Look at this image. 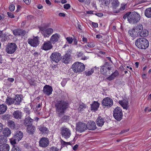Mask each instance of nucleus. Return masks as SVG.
Masks as SVG:
<instances>
[{
	"label": "nucleus",
	"mask_w": 151,
	"mask_h": 151,
	"mask_svg": "<svg viewBox=\"0 0 151 151\" xmlns=\"http://www.w3.org/2000/svg\"><path fill=\"white\" fill-rule=\"evenodd\" d=\"M55 105L57 114L58 116L61 117L68 108L69 104L67 101L61 100L56 101Z\"/></svg>",
	"instance_id": "1"
},
{
	"label": "nucleus",
	"mask_w": 151,
	"mask_h": 151,
	"mask_svg": "<svg viewBox=\"0 0 151 151\" xmlns=\"http://www.w3.org/2000/svg\"><path fill=\"white\" fill-rule=\"evenodd\" d=\"M140 14L135 12H128L124 14L123 17L124 19H127L128 22L131 24L138 22L140 20Z\"/></svg>",
	"instance_id": "2"
},
{
	"label": "nucleus",
	"mask_w": 151,
	"mask_h": 151,
	"mask_svg": "<svg viewBox=\"0 0 151 151\" xmlns=\"http://www.w3.org/2000/svg\"><path fill=\"white\" fill-rule=\"evenodd\" d=\"M136 46L141 49H146L149 46V42L145 38H141L137 39L135 42Z\"/></svg>",
	"instance_id": "3"
},
{
	"label": "nucleus",
	"mask_w": 151,
	"mask_h": 151,
	"mask_svg": "<svg viewBox=\"0 0 151 151\" xmlns=\"http://www.w3.org/2000/svg\"><path fill=\"white\" fill-rule=\"evenodd\" d=\"M72 69L75 73H80L84 70L85 66L83 63L79 62H76L73 65Z\"/></svg>",
	"instance_id": "4"
},
{
	"label": "nucleus",
	"mask_w": 151,
	"mask_h": 151,
	"mask_svg": "<svg viewBox=\"0 0 151 151\" xmlns=\"http://www.w3.org/2000/svg\"><path fill=\"white\" fill-rule=\"evenodd\" d=\"M113 116L118 121H120L122 119L123 114L121 108L119 107L116 108L113 111Z\"/></svg>",
	"instance_id": "5"
},
{
	"label": "nucleus",
	"mask_w": 151,
	"mask_h": 151,
	"mask_svg": "<svg viewBox=\"0 0 151 151\" xmlns=\"http://www.w3.org/2000/svg\"><path fill=\"white\" fill-rule=\"evenodd\" d=\"M87 129V125L85 123L80 122L76 124V130L80 133L85 131Z\"/></svg>",
	"instance_id": "6"
},
{
	"label": "nucleus",
	"mask_w": 151,
	"mask_h": 151,
	"mask_svg": "<svg viewBox=\"0 0 151 151\" xmlns=\"http://www.w3.org/2000/svg\"><path fill=\"white\" fill-rule=\"evenodd\" d=\"M17 46L14 43H10L6 45V52L10 54L13 53L16 50Z\"/></svg>",
	"instance_id": "7"
},
{
	"label": "nucleus",
	"mask_w": 151,
	"mask_h": 151,
	"mask_svg": "<svg viewBox=\"0 0 151 151\" xmlns=\"http://www.w3.org/2000/svg\"><path fill=\"white\" fill-rule=\"evenodd\" d=\"M27 42L30 46L34 47H36L39 44V38L38 37L34 36L32 38H29L27 40Z\"/></svg>",
	"instance_id": "8"
},
{
	"label": "nucleus",
	"mask_w": 151,
	"mask_h": 151,
	"mask_svg": "<svg viewBox=\"0 0 151 151\" xmlns=\"http://www.w3.org/2000/svg\"><path fill=\"white\" fill-rule=\"evenodd\" d=\"M103 106L107 107H111L113 104V100L108 97L104 98L102 102Z\"/></svg>",
	"instance_id": "9"
},
{
	"label": "nucleus",
	"mask_w": 151,
	"mask_h": 151,
	"mask_svg": "<svg viewBox=\"0 0 151 151\" xmlns=\"http://www.w3.org/2000/svg\"><path fill=\"white\" fill-rule=\"evenodd\" d=\"M61 55L57 52H55L52 53L50 56L51 60L56 63L58 62L61 59Z\"/></svg>",
	"instance_id": "10"
},
{
	"label": "nucleus",
	"mask_w": 151,
	"mask_h": 151,
	"mask_svg": "<svg viewBox=\"0 0 151 151\" xmlns=\"http://www.w3.org/2000/svg\"><path fill=\"white\" fill-rule=\"evenodd\" d=\"M41 32L45 37H48L53 33V29L51 28H49L45 29L42 28L40 29Z\"/></svg>",
	"instance_id": "11"
},
{
	"label": "nucleus",
	"mask_w": 151,
	"mask_h": 151,
	"mask_svg": "<svg viewBox=\"0 0 151 151\" xmlns=\"http://www.w3.org/2000/svg\"><path fill=\"white\" fill-rule=\"evenodd\" d=\"M61 130V134L62 136L65 139L69 138L71 134L70 131L67 128H62Z\"/></svg>",
	"instance_id": "12"
},
{
	"label": "nucleus",
	"mask_w": 151,
	"mask_h": 151,
	"mask_svg": "<svg viewBox=\"0 0 151 151\" xmlns=\"http://www.w3.org/2000/svg\"><path fill=\"white\" fill-rule=\"evenodd\" d=\"M49 141L47 138L43 137L39 141V145L42 147H46L49 145Z\"/></svg>",
	"instance_id": "13"
},
{
	"label": "nucleus",
	"mask_w": 151,
	"mask_h": 151,
	"mask_svg": "<svg viewBox=\"0 0 151 151\" xmlns=\"http://www.w3.org/2000/svg\"><path fill=\"white\" fill-rule=\"evenodd\" d=\"M52 47V43L50 41H45L42 45V49L45 50H48L51 49Z\"/></svg>",
	"instance_id": "14"
},
{
	"label": "nucleus",
	"mask_w": 151,
	"mask_h": 151,
	"mask_svg": "<svg viewBox=\"0 0 151 151\" xmlns=\"http://www.w3.org/2000/svg\"><path fill=\"white\" fill-rule=\"evenodd\" d=\"M52 91V88L51 86L47 85H45L43 90V92L48 96L51 94Z\"/></svg>",
	"instance_id": "15"
},
{
	"label": "nucleus",
	"mask_w": 151,
	"mask_h": 151,
	"mask_svg": "<svg viewBox=\"0 0 151 151\" xmlns=\"http://www.w3.org/2000/svg\"><path fill=\"white\" fill-rule=\"evenodd\" d=\"M13 32L14 35L16 36H24L26 33L25 31L19 29L14 30Z\"/></svg>",
	"instance_id": "16"
},
{
	"label": "nucleus",
	"mask_w": 151,
	"mask_h": 151,
	"mask_svg": "<svg viewBox=\"0 0 151 151\" xmlns=\"http://www.w3.org/2000/svg\"><path fill=\"white\" fill-rule=\"evenodd\" d=\"M22 98L19 95H16L14 98V104L16 105H19L21 103Z\"/></svg>",
	"instance_id": "17"
},
{
	"label": "nucleus",
	"mask_w": 151,
	"mask_h": 151,
	"mask_svg": "<svg viewBox=\"0 0 151 151\" xmlns=\"http://www.w3.org/2000/svg\"><path fill=\"white\" fill-rule=\"evenodd\" d=\"M13 117L16 119H21L22 117V113L20 110L15 111L13 113Z\"/></svg>",
	"instance_id": "18"
},
{
	"label": "nucleus",
	"mask_w": 151,
	"mask_h": 151,
	"mask_svg": "<svg viewBox=\"0 0 151 151\" xmlns=\"http://www.w3.org/2000/svg\"><path fill=\"white\" fill-rule=\"evenodd\" d=\"M96 128L95 123L93 121L89 122L87 125V129L89 130H94Z\"/></svg>",
	"instance_id": "19"
},
{
	"label": "nucleus",
	"mask_w": 151,
	"mask_h": 151,
	"mask_svg": "<svg viewBox=\"0 0 151 151\" xmlns=\"http://www.w3.org/2000/svg\"><path fill=\"white\" fill-rule=\"evenodd\" d=\"M13 137L16 139L17 141H19L23 137V134L21 131H17L14 134Z\"/></svg>",
	"instance_id": "20"
},
{
	"label": "nucleus",
	"mask_w": 151,
	"mask_h": 151,
	"mask_svg": "<svg viewBox=\"0 0 151 151\" xmlns=\"http://www.w3.org/2000/svg\"><path fill=\"white\" fill-rule=\"evenodd\" d=\"M33 120L28 116H27L24 120V124L25 126H28L32 125Z\"/></svg>",
	"instance_id": "21"
},
{
	"label": "nucleus",
	"mask_w": 151,
	"mask_h": 151,
	"mask_svg": "<svg viewBox=\"0 0 151 151\" xmlns=\"http://www.w3.org/2000/svg\"><path fill=\"white\" fill-rule=\"evenodd\" d=\"M119 103L121 105L124 109L127 110L129 107L128 101L126 99L123 100L119 101Z\"/></svg>",
	"instance_id": "22"
},
{
	"label": "nucleus",
	"mask_w": 151,
	"mask_h": 151,
	"mask_svg": "<svg viewBox=\"0 0 151 151\" xmlns=\"http://www.w3.org/2000/svg\"><path fill=\"white\" fill-rule=\"evenodd\" d=\"M71 56L68 54H66L62 59V61L65 63H68L71 60Z\"/></svg>",
	"instance_id": "23"
},
{
	"label": "nucleus",
	"mask_w": 151,
	"mask_h": 151,
	"mask_svg": "<svg viewBox=\"0 0 151 151\" xmlns=\"http://www.w3.org/2000/svg\"><path fill=\"white\" fill-rule=\"evenodd\" d=\"M60 35L57 33L55 34L52 35L50 39V41L51 43L54 44L55 42H57L59 39Z\"/></svg>",
	"instance_id": "24"
},
{
	"label": "nucleus",
	"mask_w": 151,
	"mask_h": 151,
	"mask_svg": "<svg viewBox=\"0 0 151 151\" xmlns=\"http://www.w3.org/2000/svg\"><path fill=\"white\" fill-rule=\"evenodd\" d=\"M119 75V73L117 70H116L110 76L108 77L106 79L109 81L114 80L116 77Z\"/></svg>",
	"instance_id": "25"
},
{
	"label": "nucleus",
	"mask_w": 151,
	"mask_h": 151,
	"mask_svg": "<svg viewBox=\"0 0 151 151\" xmlns=\"http://www.w3.org/2000/svg\"><path fill=\"white\" fill-rule=\"evenodd\" d=\"M17 124L12 120H9L8 122V126L13 129H15L17 128Z\"/></svg>",
	"instance_id": "26"
},
{
	"label": "nucleus",
	"mask_w": 151,
	"mask_h": 151,
	"mask_svg": "<svg viewBox=\"0 0 151 151\" xmlns=\"http://www.w3.org/2000/svg\"><path fill=\"white\" fill-rule=\"evenodd\" d=\"M105 68L101 67V72L102 74L108 76L110 74V71L111 70L110 68L104 69Z\"/></svg>",
	"instance_id": "27"
},
{
	"label": "nucleus",
	"mask_w": 151,
	"mask_h": 151,
	"mask_svg": "<svg viewBox=\"0 0 151 151\" xmlns=\"http://www.w3.org/2000/svg\"><path fill=\"white\" fill-rule=\"evenodd\" d=\"M38 129L41 132L43 133H47L48 132V129L43 124L38 126Z\"/></svg>",
	"instance_id": "28"
},
{
	"label": "nucleus",
	"mask_w": 151,
	"mask_h": 151,
	"mask_svg": "<svg viewBox=\"0 0 151 151\" xmlns=\"http://www.w3.org/2000/svg\"><path fill=\"white\" fill-rule=\"evenodd\" d=\"M9 146L7 144H2L0 145V151H9Z\"/></svg>",
	"instance_id": "29"
},
{
	"label": "nucleus",
	"mask_w": 151,
	"mask_h": 151,
	"mask_svg": "<svg viewBox=\"0 0 151 151\" xmlns=\"http://www.w3.org/2000/svg\"><path fill=\"white\" fill-rule=\"evenodd\" d=\"M104 122V119L101 116H99L96 119V123L97 125L99 127L102 126Z\"/></svg>",
	"instance_id": "30"
},
{
	"label": "nucleus",
	"mask_w": 151,
	"mask_h": 151,
	"mask_svg": "<svg viewBox=\"0 0 151 151\" xmlns=\"http://www.w3.org/2000/svg\"><path fill=\"white\" fill-rule=\"evenodd\" d=\"M129 35L133 37H136L138 35V33L135 29H133L129 31Z\"/></svg>",
	"instance_id": "31"
},
{
	"label": "nucleus",
	"mask_w": 151,
	"mask_h": 151,
	"mask_svg": "<svg viewBox=\"0 0 151 151\" xmlns=\"http://www.w3.org/2000/svg\"><path fill=\"white\" fill-rule=\"evenodd\" d=\"M115 0L111 1V4L114 12V10H116L115 9L119 6V3L118 0Z\"/></svg>",
	"instance_id": "32"
},
{
	"label": "nucleus",
	"mask_w": 151,
	"mask_h": 151,
	"mask_svg": "<svg viewBox=\"0 0 151 151\" xmlns=\"http://www.w3.org/2000/svg\"><path fill=\"white\" fill-rule=\"evenodd\" d=\"M127 5L125 4H122L121 5L120 8L118 10H114V13H117L121 12H122L127 7Z\"/></svg>",
	"instance_id": "33"
},
{
	"label": "nucleus",
	"mask_w": 151,
	"mask_h": 151,
	"mask_svg": "<svg viewBox=\"0 0 151 151\" xmlns=\"http://www.w3.org/2000/svg\"><path fill=\"white\" fill-rule=\"evenodd\" d=\"M3 133L4 136L9 137L11 134V131L9 128L6 127L4 129Z\"/></svg>",
	"instance_id": "34"
},
{
	"label": "nucleus",
	"mask_w": 151,
	"mask_h": 151,
	"mask_svg": "<svg viewBox=\"0 0 151 151\" xmlns=\"http://www.w3.org/2000/svg\"><path fill=\"white\" fill-rule=\"evenodd\" d=\"M7 107L5 104L0 105V114L4 113L7 109Z\"/></svg>",
	"instance_id": "35"
},
{
	"label": "nucleus",
	"mask_w": 151,
	"mask_h": 151,
	"mask_svg": "<svg viewBox=\"0 0 151 151\" xmlns=\"http://www.w3.org/2000/svg\"><path fill=\"white\" fill-rule=\"evenodd\" d=\"M35 131V127L32 125H29L28 126L27 128V132L30 134H33Z\"/></svg>",
	"instance_id": "36"
},
{
	"label": "nucleus",
	"mask_w": 151,
	"mask_h": 151,
	"mask_svg": "<svg viewBox=\"0 0 151 151\" xmlns=\"http://www.w3.org/2000/svg\"><path fill=\"white\" fill-rule=\"evenodd\" d=\"M99 103L97 101H94L93 103L91 105L92 110H97L99 108Z\"/></svg>",
	"instance_id": "37"
},
{
	"label": "nucleus",
	"mask_w": 151,
	"mask_h": 151,
	"mask_svg": "<svg viewBox=\"0 0 151 151\" xmlns=\"http://www.w3.org/2000/svg\"><path fill=\"white\" fill-rule=\"evenodd\" d=\"M14 98H11L8 96L6 101V103L8 105H10L12 104H14Z\"/></svg>",
	"instance_id": "38"
},
{
	"label": "nucleus",
	"mask_w": 151,
	"mask_h": 151,
	"mask_svg": "<svg viewBox=\"0 0 151 151\" xmlns=\"http://www.w3.org/2000/svg\"><path fill=\"white\" fill-rule=\"evenodd\" d=\"M145 15L147 18L151 17V8H148L145 11Z\"/></svg>",
	"instance_id": "39"
},
{
	"label": "nucleus",
	"mask_w": 151,
	"mask_h": 151,
	"mask_svg": "<svg viewBox=\"0 0 151 151\" xmlns=\"http://www.w3.org/2000/svg\"><path fill=\"white\" fill-rule=\"evenodd\" d=\"M139 34L140 36L145 37L148 36V32L147 30H143Z\"/></svg>",
	"instance_id": "40"
},
{
	"label": "nucleus",
	"mask_w": 151,
	"mask_h": 151,
	"mask_svg": "<svg viewBox=\"0 0 151 151\" xmlns=\"http://www.w3.org/2000/svg\"><path fill=\"white\" fill-rule=\"evenodd\" d=\"M143 27L142 25L141 24H139L136 26L135 30L139 34L143 30Z\"/></svg>",
	"instance_id": "41"
},
{
	"label": "nucleus",
	"mask_w": 151,
	"mask_h": 151,
	"mask_svg": "<svg viewBox=\"0 0 151 151\" xmlns=\"http://www.w3.org/2000/svg\"><path fill=\"white\" fill-rule=\"evenodd\" d=\"M86 108V105L85 104L82 103L80 106L78 108V110L79 111H81L84 110V109Z\"/></svg>",
	"instance_id": "42"
},
{
	"label": "nucleus",
	"mask_w": 151,
	"mask_h": 151,
	"mask_svg": "<svg viewBox=\"0 0 151 151\" xmlns=\"http://www.w3.org/2000/svg\"><path fill=\"white\" fill-rule=\"evenodd\" d=\"M94 72L93 69H91V70L88 71H86L85 72V74L86 76H89L91 75Z\"/></svg>",
	"instance_id": "43"
},
{
	"label": "nucleus",
	"mask_w": 151,
	"mask_h": 151,
	"mask_svg": "<svg viewBox=\"0 0 151 151\" xmlns=\"http://www.w3.org/2000/svg\"><path fill=\"white\" fill-rule=\"evenodd\" d=\"M101 67L104 68H105L104 69H106V68L108 69H111L110 65H109V63L108 62H105L104 65L103 66H102Z\"/></svg>",
	"instance_id": "44"
},
{
	"label": "nucleus",
	"mask_w": 151,
	"mask_h": 151,
	"mask_svg": "<svg viewBox=\"0 0 151 151\" xmlns=\"http://www.w3.org/2000/svg\"><path fill=\"white\" fill-rule=\"evenodd\" d=\"M6 35L4 34L3 35V34L2 31H0V37L2 38V41L3 40V39H4L3 40V42H4L5 41H6V39H7V38H6Z\"/></svg>",
	"instance_id": "45"
},
{
	"label": "nucleus",
	"mask_w": 151,
	"mask_h": 151,
	"mask_svg": "<svg viewBox=\"0 0 151 151\" xmlns=\"http://www.w3.org/2000/svg\"><path fill=\"white\" fill-rule=\"evenodd\" d=\"M87 46L90 48H93L95 46V44L94 42H88Z\"/></svg>",
	"instance_id": "46"
},
{
	"label": "nucleus",
	"mask_w": 151,
	"mask_h": 151,
	"mask_svg": "<svg viewBox=\"0 0 151 151\" xmlns=\"http://www.w3.org/2000/svg\"><path fill=\"white\" fill-rule=\"evenodd\" d=\"M12 151H21V150L17 146H14L12 148Z\"/></svg>",
	"instance_id": "47"
},
{
	"label": "nucleus",
	"mask_w": 151,
	"mask_h": 151,
	"mask_svg": "<svg viewBox=\"0 0 151 151\" xmlns=\"http://www.w3.org/2000/svg\"><path fill=\"white\" fill-rule=\"evenodd\" d=\"M15 138H14V137H13L10 140V142L11 144L12 145L15 144L16 143V141H17V140Z\"/></svg>",
	"instance_id": "48"
},
{
	"label": "nucleus",
	"mask_w": 151,
	"mask_h": 151,
	"mask_svg": "<svg viewBox=\"0 0 151 151\" xmlns=\"http://www.w3.org/2000/svg\"><path fill=\"white\" fill-rule=\"evenodd\" d=\"M66 39L68 43L69 44H71L73 40V38L70 37H67Z\"/></svg>",
	"instance_id": "49"
},
{
	"label": "nucleus",
	"mask_w": 151,
	"mask_h": 151,
	"mask_svg": "<svg viewBox=\"0 0 151 151\" xmlns=\"http://www.w3.org/2000/svg\"><path fill=\"white\" fill-rule=\"evenodd\" d=\"M24 112L28 114H29L30 113L29 108H28L27 107H26L24 110Z\"/></svg>",
	"instance_id": "50"
},
{
	"label": "nucleus",
	"mask_w": 151,
	"mask_h": 151,
	"mask_svg": "<svg viewBox=\"0 0 151 151\" xmlns=\"http://www.w3.org/2000/svg\"><path fill=\"white\" fill-rule=\"evenodd\" d=\"M110 1H111V0H105V1L103 0L102 2L103 3H104L106 6H107L111 2Z\"/></svg>",
	"instance_id": "51"
},
{
	"label": "nucleus",
	"mask_w": 151,
	"mask_h": 151,
	"mask_svg": "<svg viewBox=\"0 0 151 151\" xmlns=\"http://www.w3.org/2000/svg\"><path fill=\"white\" fill-rule=\"evenodd\" d=\"M15 9V6L13 4H11L10 5L9 7V9L10 11H13Z\"/></svg>",
	"instance_id": "52"
},
{
	"label": "nucleus",
	"mask_w": 151,
	"mask_h": 151,
	"mask_svg": "<svg viewBox=\"0 0 151 151\" xmlns=\"http://www.w3.org/2000/svg\"><path fill=\"white\" fill-rule=\"evenodd\" d=\"M7 14L9 17L11 18H14V16L12 13L11 12H7Z\"/></svg>",
	"instance_id": "53"
},
{
	"label": "nucleus",
	"mask_w": 151,
	"mask_h": 151,
	"mask_svg": "<svg viewBox=\"0 0 151 151\" xmlns=\"http://www.w3.org/2000/svg\"><path fill=\"white\" fill-rule=\"evenodd\" d=\"M70 7V5L69 4H67L64 5V8L66 9H68Z\"/></svg>",
	"instance_id": "54"
},
{
	"label": "nucleus",
	"mask_w": 151,
	"mask_h": 151,
	"mask_svg": "<svg viewBox=\"0 0 151 151\" xmlns=\"http://www.w3.org/2000/svg\"><path fill=\"white\" fill-rule=\"evenodd\" d=\"M9 117V116L8 114L3 115L1 116V118L3 119H7Z\"/></svg>",
	"instance_id": "55"
},
{
	"label": "nucleus",
	"mask_w": 151,
	"mask_h": 151,
	"mask_svg": "<svg viewBox=\"0 0 151 151\" xmlns=\"http://www.w3.org/2000/svg\"><path fill=\"white\" fill-rule=\"evenodd\" d=\"M67 83V81L65 79L63 80L61 82V84L63 87H64Z\"/></svg>",
	"instance_id": "56"
},
{
	"label": "nucleus",
	"mask_w": 151,
	"mask_h": 151,
	"mask_svg": "<svg viewBox=\"0 0 151 151\" xmlns=\"http://www.w3.org/2000/svg\"><path fill=\"white\" fill-rule=\"evenodd\" d=\"M25 3L27 5H29L31 2V0H23Z\"/></svg>",
	"instance_id": "57"
},
{
	"label": "nucleus",
	"mask_w": 151,
	"mask_h": 151,
	"mask_svg": "<svg viewBox=\"0 0 151 151\" xmlns=\"http://www.w3.org/2000/svg\"><path fill=\"white\" fill-rule=\"evenodd\" d=\"M50 151H58V150L57 148L52 147L51 148Z\"/></svg>",
	"instance_id": "58"
},
{
	"label": "nucleus",
	"mask_w": 151,
	"mask_h": 151,
	"mask_svg": "<svg viewBox=\"0 0 151 151\" xmlns=\"http://www.w3.org/2000/svg\"><path fill=\"white\" fill-rule=\"evenodd\" d=\"M94 12H95L94 11H93L91 10L88 11H86V13L88 14H95V13H94Z\"/></svg>",
	"instance_id": "59"
},
{
	"label": "nucleus",
	"mask_w": 151,
	"mask_h": 151,
	"mask_svg": "<svg viewBox=\"0 0 151 151\" xmlns=\"http://www.w3.org/2000/svg\"><path fill=\"white\" fill-rule=\"evenodd\" d=\"M3 129V125L2 124L0 123V133L1 132Z\"/></svg>",
	"instance_id": "60"
},
{
	"label": "nucleus",
	"mask_w": 151,
	"mask_h": 151,
	"mask_svg": "<svg viewBox=\"0 0 151 151\" xmlns=\"http://www.w3.org/2000/svg\"><path fill=\"white\" fill-rule=\"evenodd\" d=\"M128 129H126V130H124L122 131L119 133V134H122L124 133L125 132H127L128 131Z\"/></svg>",
	"instance_id": "61"
},
{
	"label": "nucleus",
	"mask_w": 151,
	"mask_h": 151,
	"mask_svg": "<svg viewBox=\"0 0 151 151\" xmlns=\"http://www.w3.org/2000/svg\"><path fill=\"white\" fill-rule=\"evenodd\" d=\"M95 14L99 17H101L103 16V14L101 13H95Z\"/></svg>",
	"instance_id": "62"
},
{
	"label": "nucleus",
	"mask_w": 151,
	"mask_h": 151,
	"mask_svg": "<svg viewBox=\"0 0 151 151\" xmlns=\"http://www.w3.org/2000/svg\"><path fill=\"white\" fill-rule=\"evenodd\" d=\"M93 26L95 27H98V24L97 23H94L93 22L92 23Z\"/></svg>",
	"instance_id": "63"
},
{
	"label": "nucleus",
	"mask_w": 151,
	"mask_h": 151,
	"mask_svg": "<svg viewBox=\"0 0 151 151\" xmlns=\"http://www.w3.org/2000/svg\"><path fill=\"white\" fill-rule=\"evenodd\" d=\"M78 147V145L76 144L73 147V149L74 150H76Z\"/></svg>",
	"instance_id": "64"
}]
</instances>
